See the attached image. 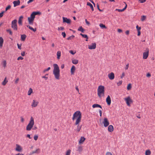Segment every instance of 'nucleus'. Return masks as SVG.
<instances>
[{
	"instance_id": "f257e3e1",
	"label": "nucleus",
	"mask_w": 155,
	"mask_h": 155,
	"mask_svg": "<svg viewBox=\"0 0 155 155\" xmlns=\"http://www.w3.org/2000/svg\"><path fill=\"white\" fill-rule=\"evenodd\" d=\"M82 118L81 113L79 110L75 112L73 114L72 120L74 121V124L78 125L81 122Z\"/></svg>"
},
{
	"instance_id": "f03ea898",
	"label": "nucleus",
	"mask_w": 155,
	"mask_h": 155,
	"mask_svg": "<svg viewBox=\"0 0 155 155\" xmlns=\"http://www.w3.org/2000/svg\"><path fill=\"white\" fill-rule=\"evenodd\" d=\"M54 69L53 70V74H54L55 78L56 80H58L60 78V70L58 65L56 64H54L53 65Z\"/></svg>"
},
{
	"instance_id": "7ed1b4c3",
	"label": "nucleus",
	"mask_w": 155,
	"mask_h": 155,
	"mask_svg": "<svg viewBox=\"0 0 155 155\" xmlns=\"http://www.w3.org/2000/svg\"><path fill=\"white\" fill-rule=\"evenodd\" d=\"M41 14L39 12H34L31 15L30 17L28 18V20L30 25H33L35 16Z\"/></svg>"
},
{
	"instance_id": "20e7f679",
	"label": "nucleus",
	"mask_w": 155,
	"mask_h": 155,
	"mask_svg": "<svg viewBox=\"0 0 155 155\" xmlns=\"http://www.w3.org/2000/svg\"><path fill=\"white\" fill-rule=\"evenodd\" d=\"M97 94L100 98L104 97V87L103 86L100 85L97 89Z\"/></svg>"
},
{
	"instance_id": "39448f33",
	"label": "nucleus",
	"mask_w": 155,
	"mask_h": 155,
	"mask_svg": "<svg viewBox=\"0 0 155 155\" xmlns=\"http://www.w3.org/2000/svg\"><path fill=\"white\" fill-rule=\"evenodd\" d=\"M34 124V120L33 117H31L30 118V120L29 123L26 127V130L27 131L30 130L33 127Z\"/></svg>"
},
{
	"instance_id": "423d86ee",
	"label": "nucleus",
	"mask_w": 155,
	"mask_h": 155,
	"mask_svg": "<svg viewBox=\"0 0 155 155\" xmlns=\"http://www.w3.org/2000/svg\"><path fill=\"white\" fill-rule=\"evenodd\" d=\"M17 23V20L16 19H14L12 21L11 23V27L13 30L15 31L18 30Z\"/></svg>"
},
{
	"instance_id": "0eeeda50",
	"label": "nucleus",
	"mask_w": 155,
	"mask_h": 155,
	"mask_svg": "<svg viewBox=\"0 0 155 155\" xmlns=\"http://www.w3.org/2000/svg\"><path fill=\"white\" fill-rule=\"evenodd\" d=\"M124 100L126 101L127 105L128 106H130V103L132 102L130 97L129 96L125 98Z\"/></svg>"
},
{
	"instance_id": "6e6552de",
	"label": "nucleus",
	"mask_w": 155,
	"mask_h": 155,
	"mask_svg": "<svg viewBox=\"0 0 155 155\" xmlns=\"http://www.w3.org/2000/svg\"><path fill=\"white\" fill-rule=\"evenodd\" d=\"M146 52L143 53V58L144 59H146L149 55V49L147 48L146 49Z\"/></svg>"
},
{
	"instance_id": "1a4fd4ad",
	"label": "nucleus",
	"mask_w": 155,
	"mask_h": 155,
	"mask_svg": "<svg viewBox=\"0 0 155 155\" xmlns=\"http://www.w3.org/2000/svg\"><path fill=\"white\" fill-rule=\"evenodd\" d=\"M102 123L105 127H107L109 124V122L108 121L106 117L104 118Z\"/></svg>"
},
{
	"instance_id": "9d476101",
	"label": "nucleus",
	"mask_w": 155,
	"mask_h": 155,
	"mask_svg": "<svg viewBox=\"0 0 155 155\" xmlns=\"http://www.w3.org/2000/svg\"><path fill=\"white\" fill-rule=\"evenodd\" d=\"M63 23H66L68 24H70L71 22V20L70 19H68L67 18L63 17Z\"/></svg>"
},
{
	"instance_id": "9b49d317",
	"label": "nucleus",
	"mask_w": 155,
	"mask_h": 155,
	"mask_svg": "<svg viewBox=\"0 0 155 155\" xmlns=\"http://www.w3.org/2000/svg\"><path fill=\"white\" fill-rule=\"evenodd\" d=\"M15 150L17 151L20 152L22 151V148L20 145L18 144H16Z\"/></svg>"
},
{
	"instance_id": "f8f14e48",
	"label": "nucleus",
	"mask_w": 155,
	"mask_h": 155,
	"mask_svg": "<svg viewBox=\"0 0 155 155\" xmlns=\"http://www.w3.org/2000/svg\"><path fill=\"white\" fill-rule=\"evenodd\" d=\"M75 125L77 126L76 128L75 129V131L77 133L79 132L81 128L82 127V125H80V124H79L78 125Z\"/></svg>"
},
{
	"instance_id": "ddd939ff",
	"label": "nucleus",
	"mask_w": 155,
	"mask_h": 155,
	"mask_svg": "<svg viewBox=\"0 0 155 155\" xmlns=\"http://www.w3.org/2000/svg\"><path fill=\"white\" fill-rule=\"evenodd\" d=\"M38 103V102L37 101L35 100H33L32 103L31 104L32 107H36Z\"/></svg>"
},
{
	"instance_id": "4468645a",
	"label": "nucleus",
	"mask_w": 155,
	"mask_h": 155,
	"mask_svg": "<svg viewBox=\"0 0 155 155\" xmlns=\"http://www.w3.org/2000/svg\"><path fill=\"white\" fill-rule=\"evenodd\" d=\"M96 45L95 43H92L91 45H88V48L90 49H94L96 48Z\"/></svg>"
},
{
	"instance_id": "2eb2a0df",
	"label": "nucleus",
	"mask_w": 155,
	"mask_h": 155,
	"mask_svg": "<svg viewBox=\"0 0 155 155\" xmlns=\"http://www.w3.org/2000/svg\"><path fill=\"white\" fill-rule=\"evenodd\" d=\"M108 76L109 79L111 80L114 79L115 77L114 74L113 72L108 74Z\"/></svg>"
},
{
	"instance_id": "dca6fc26",
	"label": "nucleus",
	"mask_w": 155,
	"mask_h": 155,
	"mask_svg": "<svg viewBox=\"0 0 155 155\" xmlns=\"http://www.w3.org/2000/svg\"><path fill=\"white\" fill-rule=\"evenodd\" d=\"M13 3L14 4V7H15L20 5V2L19 0H17L13 1Z\"/></svg>"
},
{
	"instance_id": "f3484780",
	"label": "nucleus",
	"mask_w": 155,
	"mask_h": 155,
	"mask_svg": "<svg viewBox=\"0 0 155 155\" xmlns=\"http://www.w3.org/2000/svg\"><path fill=\"white\" fill-rule=\"evenodd\" d=\"M106 101L108 105H110L111 102L110 97L109 95H108L106 99Z\"/></svg>"
},
{
	"instance_id": "a211bd4d",
	"label": "nucleus",
	"mask_w": 155,
	"mask_h": 155,
	"mask_svg": "<svg viewBox=\"0 0 155 155\" xmlns=\"http://www.w3.org/2000/svg\"><path fill=\"white\" fill-rule=\"evenodd\" d=\"M41 150L39 148L33 151L30 152V155H32L35 153H38L40 152Z\"/></svg>"
},
{
	"instance_id": "6ab92c4d",
	"label": "nucleus",
	"mask_w": 155,
	"mask_h": 155,
	"mask_svg": "<svg viewBox=\"0 0 155 155\" xmlns=\"http://www.w3.org/2000/svg\"><path fill=\"white\" fill-rule=\"evenodd\" d=\"M75 70V67L73 65L71 69V74H74Z\"/></svg>"
},
{
	"instance_id": "aec40b11",
	"label": "nucleus",
	"mask_w": 155,
	"mask_h": 155,
	"mask_svg": "<svg viewBox=\"0 0 155 155\" xmlns=\"http://www.w3.org/2000/svg\"><path fill=\"white\" fill-rule=\"evenodd\" d=\"M23 18V16H20L19 18L18 21V23L19 25H22V19Z\"/></svg>"
},
{
	"instance_id": "412c9836",
	"label": "nucleus",
	"mask_w": 155,
	"mask_h": 155,
	"mask_svg": "<svg viewBox=\"0 0 155 155\" xmlns=\"http://www.w3.org/2000/svg\"><path fill=\"white\" fill-rule=\"evenodd\" d=\"M108 131L109 132H111L114 130V127L112 125H110L108 127Z\"/></svg>"
},
{
	"instance_id": "4be33fe9",
	"label": "nucleus",
	"mask_w": 155,
	"mask_h": 155,
	"mask_svg": "<svg viewBox=\"0 0 155 155\" xmlns=\"http://www.w3.org/2000/svg\"><path fill=\"white\" fill-rule=\"evenodd\" d=\"M85 138L84 137H81L80 138V140L79 141V143L80 144L83 143L85 141Z\"/></svg>"
},
{
	"instance_id": "5701e85b",
	"label": "nucleus",
	"mask_w": 155,
	"mask_h": 155,
	"mask_svg": "<svg viewBox=\"0 0 155 155\" xmlns=\"http://www.w3.org/2000/svg\"><path fill=\"white\" fill-rule=\"evenodd\" d=\"M92 107L93 108H96V107H99L101 108H102L101 106L99 104H94L92 105Z\"/></svg>"
},
{
	"instance_id": "b1692460",
	"label": "nucleus",
	"mask_w": 155,
	"mask_h": 155,
	"mask_svg": "<svg viewBox=\"0 0 155 155\" xmlns=\"http://www.w3.org/2000/svg\"><path fill=\"white\" fill-rule=\"evenodd\" d=\"M72 62L73 64H76L78 63V60L73 59H72Z\"/></svg>"
},
{
	"instance_id": "393cba45",
	"label": "nucleus",
	"mask_w": 155,
	"mask_h": 155,
	"mask_svg": "<svg viewBox=\"0 0 155 155\" xmlns=\"http://www.w3.org/2000/svg\"><path fill=\"white\" fill-rule=\"evenodd\" d=\"M8 82V81L7 80L6 77L3 81L2 82V85L3 86L5 85Z\"/></svg>"
},
{
	"instance_id": "a878e982",
	"label": "nucleus",
	"mask_w": 155,
	"mask_h": 155,
	"mask_svg": "<svg viewBox=\"0 0 155 155\" xmlns=\"http://www.w3.org/2000/svg\"><path fill=\"white\" fill-rule=\"evenodd\" d=\"M4 40L2 37H0V47H2V46Z\"/></svg>"
},
{
	"instance_id": "bb28decb",
	"label": "nucleus",
	"mask_w": 155,
	"mask_h": 155,
	"mask_svg": "<svg viewBox=\"0 0 155 155\" xmlns=\"http://www.w3.org/2000/svg\"><path fill=\"white\" fill-rule=\"evenodd\" d=\"M87 5L89 6L90 7L92 11L94 10V9L93 5L90 2H87Z\"/></svg>"
},
{
	"instance_id": "cd10ccee",
	"label": "nucleus",
	"mask_w": 155,
	"mask_h": 155,
	"mask_svg": "<svg viewBox=\"0 0 155 155\" xmlns=\"http://www.w3.org/2000/svg\"><path fill=\"white\" fill-rule=\"evenodd\" d=\"M26 37V36L25 35H21V39L22 41H24Z\"/></svg>"
},
{
	"instance_id": "c85d7f7f",
	"label": "nucleus",
	"mask_w": 155,
	"mask_h": 155,
	"mask_svg": "<svg viewBox=\"0 0 155 155\" xmlns=\"http://www.w3.org/2000/svg\"><path fill=\"white\" fill-rule=\"evenodd\" d=\"M57 59H59L60 58L61 55V52L60 51H58L57 53Z\"/></svg>"
},
{
	"instance_id": "c756f323",
	"label": "nucleus",
	"mask_w": 155,
	"mask_h": 155,
	"mask_svg": "<svg viewBox=\"0 0 155 155\" xmlns=\"http://www.w3.org/2000/svg\"><path fill=\"white\" fill-rule=\"evenodd\" d=\"M33 92L32 89L31 88H30L28 92V95H30Z\"/></svg>"
},
{
	"instance_id": "7c9ffc66",
	"label": "nucleus",
	"mask_w": 155,
	"mask_h": 155,
	"mask_svg": "<svg viewBox=\"0 0 155 155\" xmlns=\"http://www.w3.org/2000/svg\"><path fill=\"white\" fill-rule=\"evenodd\" d=\"M27 27H28V28L30 29L32 31H33L34 32L36 30V28H34L32 27H31L29 25H27Z\"/></svg>"
},
{
	"instance_id": "2f4dec72",
	"label": "nucleus",
	"mask_w": 155,
	"mask_h": 155,
	"mask_svg": "<svg viewBox=\"0 0 155 155\" xmlns=\"http://www.w3.org/2000/svg\"><path fill=\"white\" fill-rule=\"evenodd\" d=\"M151 154V152L149 150H147L146 151L145 155H150Z\"/></svg>"
},
{
	"instance_id": "473e14b6",
	"label": "nucleus",
	"mask_w": 155,
	"mask_h": 155,
	"mask_svg": "<svg viewBox=\"0 0 155 155\" xmlns=\"http://www.w3.org/2000/svg\"><path fill=\"white\" fill-rule=\"evenodd\" d=\"M2 64L4 68L5 67H6V61L5 60L3 61H2Z\"/></svg>"
},
{
	"instance_id": "72a5a7b5",
	"label": "nucleus",
	"mask_w": 155,
	"mask_h": 155,
	"mask_svg": "<svg viewBox=\"0 0 155 155\" xmlns=\"http://www.w3.org/2000/svg\"><path fill=\"white\" fill-rule=\"evenodd\" d=\"M78 30L82 32H84V29L82 28V26L80 27L78 29Z\"/></svg>"
},
{
	"instance_id": "f704fd0d",
	"label": "nucleus",
	"mask_w": 155,
	"mask_h": 155,
	"mask_svg": "<svg viewBox=\"0 0 155 155\" xmlns=\"http://www.w3.org/2000/svg\"><path fill=\"white\" fill-rule=\"evenodd\" d=\"M80 35H81V36H82V37L84 38H86L87 39H88V38L87 36L86 35L83 34L81 33L80 34Z\"/></svg>"
},
{
	"instance_id": "c9c22d12",
	"label": "nucleus",
	"mask_w": 155,
	"mask_h": 155,
	"mask_svg": "<svg viewBox=\"0 0 155 155\" xmlns=\"http://www.w3.org/2000/svg\"><path fill=\"white\" fill-rule=\"evenodd\" d=\"M71 153V150L70 149H69L66 151L65 155H70Z\"/></svg>"
},
{
	"instance_id": "e433bc0d",
	"label": "nucleus",
	"mask_w": 155,
	"mask_h": 155,
	"mask_svg": "<svg viewBox=\"0 0 155 155\" xmlns=\"http://www.w3.org/2000/svg\"><path fill=\"white\" fill-rule=\"evenodd\" d=\"M131 88V85L130 84H129L127 86V89L128 90H130Z\"/></svg>"
},
{
	"instance_id": "4c0bfd02",
	"label": "nucleus",
	"mask_w": 155,
	"mask_h": 155,
	"mask_svg": "<svg viewBox=\"0 0 155 155\" xmlns=\"http://www.w3.org/2000/svg\"><path fill=\"white\" fill-rule=\"evenodd\" d=\"M6 31L7 32L9 33L10 35H12V33L11 29H7Z\"/></svg>"
},
{
	"instance_id": "58836bf2",
	"label": "nucleus",
	"mask_w": 155,
	"mask_h": 155,
	"mask_svg": "<svg viewBox=\"0 0 155 155\" xmlns=\"http://www.w3.org/2000/svg\"><path fill=\"white\" fill-rule=\"evenodd\" d=\"M74 36L73 35H71L67 39L68 40H71L74 38Z\"/></svg>"
},
{
	"instance_id": "ea45409f",
	"label": "nucleus",
	"mask_w": 155,
	"mask_h": 155,
	"mask_svg": "<svg viewBox=\"0 0 155 155\" xmlns=\"http://www.w3.org/2000/svg\"><path fill=\"white\" fill-rule=\"evenodd\" d=\"M146 18V17L145 16L143 15L141 16V20L142 21H143Z\"/></svg>"
},
{
	"instance_id": "a19ab883",
	"label": "nucleus",
	"mask_w": 155,
	"mask_h": 155,
	"mask_svg": "<svg viewBox=\"0 0 155 155\" xmlns=\"http://www.w3.org/2000/svg\"><path fill=\"white\" fill-rule=\"evenodd\" d=\"M82 150V147L81 146H80L78 147V151L79 152H81Z\"/></svg>"
},
{
	"instance_id": "79ce46f5",
	"label": "nucleus",
	"mask_w": 155,
	"mask_h": 155,
	"mask_svg": "<svg viewBox=\"0 0 155 155\" xmlns=\"http://www.w3.org/2000/svg\"><path fill=\"white\" fill-rule=\"evenodd\" d=\"M99 25L102 28H106L105 26L102 24H100Z\"/></svg>"
},
{
	"instance_id": "37998d69",
	"label": "nucleus",
	"mask_w": 155,
	"mask_h": 155,
	"mask_svg": "<svg viewBox=\"0 0 155 155\" xmlns=\"http://www.w3.org/2000/svg\"><path fill=\"white\" fill-rule=\"evenodd\" d=\"M11 6L10 5H8L5 8V11H6L10 9L11 8Z\"/></svg>"
},
{
	"instance_id": "c03bdc74",
	"label": "nucleus",
	"mask_w": 155,
	"mask_h": 155,
	"mask_svg": "<svg viewBox=\"0 0 155 155\" xmlns=\"http://www.w3.org/2000/svg\"><path fill=\"white\" fill-rule=\"evenodd\" d=\"M50 69H51L50 67H49L48 68H47V69H45L43 71V73H45L46 71H48Z\"/></svg>"
},
{
	"instance_id": "a18cd8bd",
	"label": "nucleus",
	"mask_w": 155,
	"mask_h": 155,
	"mask_svg": "<svg viewBox=\"0 0 155 155\" xmlns=\"http://www.w3.org/2000/svg\"><path fill=\"white\" fill-rule=\"evenodd\" d=\"M38 136L37 135H35L34 136V138L35 140H38Z\"/></svg>"
},
{
	"instance_id": "49530a36",
	"label": "nucleus",
	"mask_w": 155,
	"mask_h": 155,
	"mask_svg": "<svg viewBox=\"0 0 155 155\" xmlns=\"http://www.w3.org/2000/svg\"><path fill=\"white\" fill-rule=\"evenodd\" d=\"M125 76V73L124 72H123L122 73V74L121 75V76H120V78H121V79H122Z\"/></svg>"
},
{
	"instance_id": "de8ad7c7",
	"label": "nucleus",
	"mask_w": 155,
	"mask_h": 155,
	"mask_svg": "<svg viewBox=\"0 0 155 155\" xmlns=\"http://www.w3.org/2000/svg\"><path fill=\"white\" fill-rule=\"evenodd\" d=\"M136 28L137 30V31H138L139 30H140L141 29V28L140 27H139L138 25H137L136 27Z\"/></svg>"
},
{
	"instance_id": "09e8293b",
	"label": "nucleus",
	"mask_w": 155,
	"mask_h": 155,
	"mask_svg": "<svg viewBox=\"0 0 155 155\" xmlns=\"http://www.w3.org/2000/svg\"><path fill=\"white\" fill-rule=\"evenodd\" d=\"M105 155H113L110 152H107L106 153Z\"/></svg>"
},
{
	"instance_id": "8fccbe9b",
	"label": "nucleus",
	"mask_w": 155,
	"mask_h": 155,
	"mask_svg": "<svg viewBox=\"0 0 155 155\" xmlns=\"http://www.w3.org/2000/svg\"><path fill=\"white\" fill-rule=\"evenodd\" d=\"M69 52L72 54H74L76 53V52H74L72 50H70Z\"/></svg>"
},
{
	"instance_id": "3c124183",
	"label": "nucleus",
	"mask_w": 155,
	"mask_h": 155,
	"mask_svg": "<svg viewBox=\"0 0 155 155\" xmlns=\"http://www.w3.org/2000/svg\"><path fill=\"white\" fill-rule=\"evenodd\" d=\"M20 118L21 122H22V123H23L25 121L24 118H23L22 117H20Z\"/></svg>"
},
{
	"instance_id": "603ef678",
	"label": "nucleus",
	"mask_w": 155,
	"mask_h": 155,
	"mask_svg": "<svg viewBox=\"0 0 155 155\" xmlns=\"http://www.w3.org/2000/svg\"><path fill=\"white\" fill-rule=\"evenodd\" d=\"M61 35L64 38H65L66 37V35L64 32H62Z\"/></svg>"
},
{
	"instance_id": "864d4df0",
	"label": "nucleus",
	"mask_w": 155,
	"mask_h": 155,
	"mask_svg": "<svg viewBox=\"0 0 155 155\" xmlns=\"http://www.w3.org/2000/svg\"><path fill=\"white\" fill-rule=\"evenodd\" d=\"M122 81H120L117 83V84L118 86L122 84Z\"/></svg>"
},
{
	"instance_id": "5fc2aeb1",
	"label": "nucleus",
	"mask_w": 155,
	"mask_h": 155,
	"mask_svg": "<svg viewBox=\"0 0 155 155\" xmlns=\"http://www.w3.org/2000/svg\"><path fill=\"white\" fill-rule=\"evenodd\" d=\"M23 59V58L22 57L20 56L17 58V59L18 60H22Z\"/></svg>"
},
{
	"instance_id": "6e6d98bb",
	"label": "nucleus",
	"mask_w": 155,
	"mask_h": 155,
	"mask_svg": "<svg viewBox=\"0 0 155 155\" xmlns=\"http://www.w3.org/2000/svg\"><path fill=\"white\" fill-rule=\"evenodd\" d=\"M4 12L3 11V12H1V13H0V18L1 17H2L3 16Z\"/></svg>"
},
{
	"instance_id": "4d7b16f0",
	"label": "nucleus",
	"mask_w": 155,
	"mask_h": 155,
	"mask_svg": "<svg viewBox=\"0 0 155 155\" xmlns=\"http://www.w3.org/2000/svg\"><path fill=\"white\" fill-rule=\"evenodd\" d=\"M129 64H127V65H126V66L125 67V69L126 70H127L129 68Z\"/></svg>"
},
{
	"instance_id": "13d9d810",
	"label": "nucleus",
	"mask_w": 155,
	"mask_h": 155,
	"mask_svg": "<svg viewBox=\"0 0 155 155\" xmlns=\"http://www.w3.org/2000/svg\"><path fill=\"white\" fill-rule=\"evenodd\" d=\"M99 112L100 114V116L101 117L102 116V113L101 110H100V109H99Z\"/></svg>"
},
{
	"instance_id": "bf43d9fd",
	"label": "nucleus",
	"mask_w": 155,
	"mask_h": 155,
	"mask_svg": "<svg viewBox=\"0 0 155 155\" xmlns=\"http://www.w3.org/2000/svg\"><path fill=\"white\" fill-rule=\"evenodd\" d=\"M64 28L63 27H58V30H63L64 29Z\"/></svg>"
},
{
	"instance_id": "052dcab7",
	"label": "nucleus",
	"mask_w": 155,
	"mask_h": 155,
	"mask_svg": "<svg viewBox=\"0 0 155 155\" xmlns=\"http://www.w3.org/2000/svg\"><path fill=\"white\" fill-rule=\"evenodd\" d=\"M151 76V74L149 73H148L147 74V75H146V76L147 77H150Z\"/></svg>"
},
{
	"instance_id": "680f3d73",
	"label": "nucleus",
	"mask_w": 155,
	"mask_h": 155,
	"mask_svg": "<svg viewBox=\"0 0 155 155\" xmlns=\"http://www.w3.org/2000/svg\"><path fill=\"white\" fill-rule=\"evenodd\" d=\"M21 54L23 56H24L25 55V51L22 52L21 53Z\"/></svg>"
},
{
	"instance_id": "e2e57ef3",
	"label": "nucleus",
	"mask_w": 155,
	"mask_h": 155,
	"mask_svg": "<svg viewBox=\"0 0 155 155\" xmlns=\"http://www.w3.org/2000/svg\"><path fill=\"white\" fill-rule=\"evenodd\" d=\"M141 3H143L146 1V0H139Z\"/></svg>"
},
{
	"instance_id": "0e129e2a",
	"label": "nucleus",
	"mask_w": 155,
	"mask_h": 155,
	"mask_svg": "<svg viewBox=\"0 0 155 155\" xmlns=\"http://www.w3.org/2000/svg\"><path fill=\"white\" fill-rule=\"evenodd\" d=\"M42 78H45V80H47L48 79V78L46 76V75H45L44 76H43L42 77Z\"/></svg>"
},
{
	"instance_id": "69168bd1",
	"label": "nucleus",
	"mask_w": 155,
	"mask_h": 155,
	"mask_svg": "<svg viewBox=\"0 0 155 155\" xmlns=\"http://www.w3.org/2000/svg\"><path fill=\"white\" fill-rule=\"evenodd\" d=\"M18 81H19V78H17L16 80L15 81V84L18 83Z\"/></svg>"
},
{
	"instance_id": "338daca9",
	"label": "nucleus",
	"mask_w": 155,
	"mask_h": 155,
	"mask_svg": "<svg viewBox=\"0 0 155 155\" xmlns=\"http://www.w3.org/2000/svg\"><path fill=\"white\" fill-rule=\"evenodd\" d=\"M26 137L28 138L29 139H31V136L30 134H28L26 135Z\"/></svg>"
},
{
	"instance_id": "774afa93",
	"label": "nucleus",
	"mask_w": 155,
	"mask_h": 155,
	"mask_svg": "<svg viewBox=\"0 0 155 155\" xmlns=\"http://www.w3.org/2000/svg\"><path fill=\"white\" fill-rule=\"evenodd\" d=\"M125 33L127 35H129V30H127L126 31H125Z\"/></svg>"
}]
</instances>
